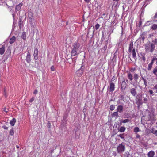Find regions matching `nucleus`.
Wrapping results in <instances>:
<instances>
[{"label":"nucleus","mask_w":157,"mask_h":157,"mask_svg":"<svg viewBox=\"0 0 157 157\" xmlns=\"http://www.w3.org/2000/svg\"><path fill=\"white\" fill-rule=\"evenodd\" d=\"M73 48L71 51V56L78 55L80 52L79 49H81L80 44L77 42H75L73 44Z\"/></svg>","instance_id":"nucleus-1"},{"label":"nucleus","mask_w":157,"mask_h":157,"mask_svg":"<svg viewBox=\"0 0 157 157\" xmlns=\"http://www.w3.org/2000/svg\"><path fill=\"white\" fill-rule=\"evenodd\" d=\"M125 147L124 143L119 144L117 147V151L118 153L121 154L125 151Z\"/></svg>","instance_id":"nucleus-2"},{"label":"nucleus","mask_w":157,"mask_h":157,"mask_svg":"<svg viewBox=\"0 0 157 157\" xmlns=\"http://www.w3.org/2000/svg\"><path fill=\"white\" fill-rule=\"evenodd\" d=\"M123 79L121 86L122 92L124 91L127 86V84L126 83L125 80L124 78Z\"/></svg>","instance_id":"nucleus-3"},{"label":"nucleus","mask_w":157,"mask_h":157,"mask_svg":"<svg viewBox=\"0 0 157 157\" xmlns=\"http://www.w3.org/2000/svg\"><path fill=\"white\" fill-rule=\"evenodd\" d=\"M38 49L37 48H35L33 56L34 59L36 60H37L38 59Z\"/></svg>","instance_id":"nucleus-4"},{"label":"nucleus","mask_w":157,"mask_h":157,"mask_svg":"<svg viewBox=\"0 0 157 157\" xmlns=\"http://www.w3.org/2000/svg\"><path fill=\"white\" fill-rule=\"evenodd\" d=\"M25 60L28 63H30L31 61L30 53L29 51L27 52Z\"/></svg>","instance_id":"nucleus-5"},{"label":"nucleus","mask_w":157,"mask_h":157,"mask_svg":"<svg viewBox=\"0 0 157 157\" xmlns=\"http://www.w3.org/2000/svg\"><path fill=\"white\" fill-rule=\"evenodd\" d=\"M115 89V84L113 82H110L109 86V91L110 92H113Z\"/></svg>","instance_id":"nucleus-6"},{"label":"nucleus","mask_w":157,"mask_h":157,"mask_svg":"<svg viewBox=\"0 0 157 157\" xmlns=\"http://www.w3.org/2000/svg\"><path fill=\"white\" fill-rule=\"evenodd\" d=\"M130 92L131 94L133 96L135 97L137 95V92L136 89L134 88H132L130 90Z\"/></svg>","instance_id":"nucleus-7"},{"label":"nucleus","mask_w":157,"mask_h":157,"mask_svg":"<svg viewBox=\"0 0 157 157\" xmlns=\"http://www.w3.org/2000/svg\"><path fill=\"white\" fill-rule=\"evenodd\" d=\"M123 107L122 105H118L117 108V111L120 113L123 112Z\"/></svg>","instance_id":"nucleus-8"},{"label":"nucleus","mask_w":157,"mask_h":157,"mask_svg":"<svg viewBox=\"0 0 157 157\" xmlns=\"http://www.w3.org/2000/svg\"><path fill=\"white\" fill-rule=\"evenodd\" d=\"M132 57L133 58H134V59L135 61H136L137 59V57L136 56V54L135 52V49L133 48L132 50Z\"/></svg>","instance_id":"nucleus-9"},{"label":"nucleus","mask_w":157,"mask_h":157,"mask_svg":"<svg viewBox=\"0 0 157 157\" xmlns=\"http://www.w3.org/2000/svg\"><path fill=\"white\" fill-rule=\"evenodd\" d=\"M133 44L132 41H131L129 44V48L128 49V52H132V50L133 49Z\"/></svg>","instance_id":"nucleus-10"},{"label":"nucleus","mask_w":157,"mask_h":157,"mask_svg":"<svg viewBox=\"0 0 157 157\" xmlns=\"http://www.w3.org/2000/svg\"><path fill=\"white\" fill-rule=\"evenodd\" d=\"M147 155L148 157H153L155 155V152L153 151H151L148 153Z\"/></svg>","instance_id":"nucleus-11"},{"label":"nucleus","mask_w":157,"mask_h":157,"mask_svg":"<svg viewBox=\"0 0 157 157\" xmlns=\"http://www.w3.org/2000/svg\"><path fill=\"white\" fill-rule=\"evenodd\" d=\"M150 47L151 48V49L150 51L151 52H153L154 50H155V44L153 43H151L150 45Z\"/></svg>","instance_id":"nucleus-12"},{"label":"nucleus","mask_w":157,"mask_h":157,"mask_svg":"<svg viewBox=\"0 0 157 157\" xmlns=\"http://www.w3.org/2000/svg\"><path fill=\"white\" fill-rule=\"evenodd\" d=\"M5 51V47L4 46H2L0 48V54L2 55L4 54Z\"/></svg>","instance_id":"nucleus-13"},{"label":"nucleus","mask_w":157,"mask_h":157,"mask_svg":"<svg viewBox=\"0 0 157 157\" xmlns=\"http://www.w3.org/2000/svg\"><path fill=\"white\" fill-rule=\"evenodd\" d=\"M16 38L14 36H13L12 38H11L10 40L9 41V43L10 44H13V43L16 40Z\"/></svg>","instance_id":"nucleus-14"},{"label":"nucleus","mask_w":157,"mask_h":157,"mask_svg":"<svg viewBox=\"0 0 157 157\" xmlns=\"http://www.w3.org/2000/svg\"><path fill=\"white\" fill-rule=\"evenodd\" d=\"M128 78L131 81H132L133 79L132 75L130 72H129L127 75Z\"/></svg>","instance_id":"nucleus-15"},{"label":"nucleus","mask_w":157,"mask_h":157,"mask_svg":"<svg viewBox=\"0 0 157 157\" xmlns=\"http://www.w3.org/2000/svg\"><path fill=\"white\" fill-rule=\"evenodd\" d=\"M22 5L21 3H20L18 5H17L15 7V9L17 11L19 10L21 8V7Z\"/></svg>","instance_id":"nucleus-16"},{"label":"nucleus","mask_w":157,"mask_h":157,"mask_svg":"<svg viewBox=\"0 0 157 157\" xmlns=\"http://www.w3.org/2000/svg\"><path fill=\"white\" fill-rule=\"evenodd\" d=\"M16 122V120L15 118H13L12 120L10 121V124L12 126H13L14 125Z\"/></svg>","instance_id":"nucleus-17"},{"label":"nucleus","mask_w":157,"mask_h":157,"mask_svg":"<svg viewBox=\"0 0 157 157\" xmlns=\"http://www.w3.org/2000/svg\"><path fill=\"white\" fill-rule=\"evenodd\" d=\"M151 29L153 30H155L157 29V24H153L151 27Z\"/></svg>","instance_id":"nucleus-18"},{"label":"nucleus","mask_w":157,"mask_h":157,"mask_svg":"<svg viewBox=\"0 0 157 157\" xmlns=\"http://www.w3.org/2000/svg\"><path fill=\"white\" fill-rule=\"evenodd\" d=\"M125 130V128L124 126H122L120 127L118 130V131L122 132H124Z\"/></svg>","instance_id":"nucleus-19"},{"label":"nucleus","mask_w":157,"mask_h":157,"mask_svg":"<svg viewBox=\"0 0 157 157\" xmlns=\"http://www.w3.org/2000/svg\"><path fill=\"white\" fill-rule=\"evenodd\" d=\"M134 79L135 82H137L139 78V76L137 74H135L134 75Z\"/></svg>","instance_id":"nucleus-20"},{"label":"nucleus","mask_w":157,"mask_h":157,"mask_svg":"<svg viewBox=\"0 0 157 157\" xmlns=\"http://www.w3.org/2000/svg\"><path fill=\"white\" fill-rule=\"evenodd\" d=\"M140 131V129L139 128L137 127H136L134 128V132H135L136 134L137 133L139 132Z\"/></svg>","instance_id":"nucleus-21"},{"label":"nucleus","mask_w":157,"mask_h":157,"mask_svg":"<svg viewBox=\"0 0 157 157\" xmlns=\"http://www.w3.org/2000/svg\"><path fill=\"white\" fill-rule=\"evenodd\" d=\"M125 157H132V156L128 152H126L124 154Z\"/></svg>","instance_id":"nucleus-22"},{"label":"nucleus","mask_w":157,"mask_h":157,"mask_svg":"<svg viewBox=\"0 0 157 157\" xmlns=\"http://www.w3.org/2000/svg\"><path fill=\"white\" fill-rule=\"evenodd\" d=\"M130 121V120L127 119L124 120H123L122 121H121V123H126L128 122H129Z\"/></svg>","instance_id":"nucleus-23"},{"label":"nucleus","mask_w":157,"mask_h":157,"mask_svg":"<svg viewBox=\"0 0 157 157\" xmlns=\"http://www.w3.org/2000/svg\"><path fill=\"white\" fill-rule=\"evenodd\" d=\"M26 37V33L25 32H23L22 33V35L21 36V37L22 39H24V40H25Z\"/></svg>","instance_id":"nucleus-24"},{"label":"nucleus","mask_w":157,"mask_h":157,"mask_svg":"<svg viewBox=\"0 0 157 157\" xmlns=\"http://www.w3.org/2000/svg\"><path fill=\"white\" fill-rule=\"evenodd\" d=\"M142 79L143 80L144 82V87H146L147 86V80L145 79L144 78L142 77Z\"/></svg>","instance_id":"nucleus-25"},{"label":"nucleus","mask_w":157,"mask_h":157,"mask_svg":"<svg viewBox=\"0 0 157 157\" xmlns=\"http://www.w3.org/2000/svg\"><path fill=\"white\" fill-rule=\"evenodd\" d=\"M124 94H120L119 95V98L120 99V100H124Z\"/></svg>","instance_id":"nucleus-26"},{"label":"nucleus","mask_w":157,"mask_h":157,"mask_svg":"<svg viewBox=\"0 0 157 157\" xmlns=\"http://www.w3.org/2000/svg\"><path fill=\"white\" fill-rule=\"evenodd\" d=\"M118 112L117 111L116 112H114L112 115L113 117H117L118 116Z\"/></svg>","instance_id":"nucleus-27"},{"label":"nucleus","mask_w":157,"mask_h":157,"mask_svg":"<svg viewBox=\"0 0 157 157\" xmlns=\"http://www.w3.org/2000/svg\"><path fill=\"white\" fill-rule=\"evenodd\" d=\"M115 107V105H112L110 106L109 109L110 110L113 111Z\"/></svg>","instance_id":"nucleus-28"},{"label":"nucleus","mask_w":157,"mask_h":157,"mask_svg":"<svg viewBox=\"0 0 157 157\" xmlns=\"http://www.w3.org/2000/svg\"><path fill=\"white\" fill-rule=\"evenodd\" d=\"M142 54V53H141V55L142 56V58L144 61V62L146 60L145 57L144 56L145 54L144 53H143V54Z\"/></svg>","instance_id":"nucleus-29"},{"label":"nucleus","mask_w":157,"mask_h":157,"mask_svg":"<svg viewBox=\"0 0 157 157\" xmlns=\"http://www.w3.org/2000/svg\"><path fill=\"white\" fill-rule=\"evenodd\" d=\"M113 29L112 27L111 28V29L109 31L108 33L109 34V36H110L111 33L113 32Z\"/></svg>","instance_id":"nucleus-30"},{"label":"nucleus","mask_w":157,"mask_h":157,"mask_svg":"<svg viewBox=\"0 0 157 157\" xmlns=\"http://www.w3.org/2000/svg\"><path fill=\"white\" fill-rule=\"evenodd\" d=\"M39 66V62L38 61H36L35 62V65L34 67H37Z\"/></svg>","instance_id":"nucleus-31"},{"label":"nucleus","mask_w":157,"mask_h":157,"mask_svg":"<svg viewBox=\"0 0 157 157\" xmlns=\"http://www.w3.org/2000/svg\"><path fill=\"white\" fill-rule=\"evenodd\" d=\"M153 73L155 75H157L156 73L157 72V67H156L153 70Z\"/></svg>","instance_id":"nucleus-32"},{"label":"nucleus","mask_w":157,"mask_h":157,"mask_svg":"<svg viewBox=\"0 0 157 157\" xmlns=\"http://www.w3.org/2000/svg\"><path fill=\"white\" fill-rule=\"evenodd\" d=\"M10 135H13L14 134V132L13 130V129H12L10 131Z\"/></svg>","instance_id":"nucleus-33"},{"label":"nucleus","mask_w":157,"mask_h":157,"mask_svg":"<svg viewBox=\"0 0 157 157\" xmlns=\"http://www.w3.org/2000/svg\"><path fill=\"white\" fill-rule=\"evenodd\" d=\"M152 65L149 63L148 64V70L149 71L150 70L152 67Z\"/></svg>","instance_id":"nucleus-34"},{"label":"nucleus","mask_w":157,"mask_h":157,"mask_svg":"<svg viewBox=\"0 0 157 157\" xmlns=\"http://www.w3.org/2000/svg\"><path fill=\"white\" fill-rule=\"evenodd\" d=\"M151 132L153 134H155L156 136H157V130H155V131H154L153 130L152 131H151Z\"/></svg>","instance_id":"nucleus-35"},{"label":"nucleus","mask_w":157,"mask_h":157,"mask_svg":"<svg viewBox=\"0 0 157 157\" xmlns=\"http://www.w3.org/2000/svg\"><path fill=\"white\" fill-rule=\"evenodd\" d=\"M67 60H68V62L70 64H71L72 62L73 61V59H68Z\"/></svg>","instance_id":"nucleus-36"},{"label":"nucleus","mask_w":157,"mask_h":157,"mask_svg":"<svg viewBox=\"0 0 157 157\" xmlns=\"http://www.w3.org/2000/svg\"><path fill=\"white\" fill-rule=\"evenodd\" d=\"M142 25V22L140 20L139 21V24L137 26H138L139 27H140L141 25Z\"/></svg>","instance_id":"nucleus-37"},{"label":"nucleus","mask_w":157,"mask_h":157,"mask_svg":"<svg viewBox=\"0 0 157 157\" xmlns=\"http://www.w3.org/2000/svg\"><path fill=\"white\" fill-rule=\"evenodd\" d=\"M100 26V25L98 24H97L95 26V29H99Z\"/></svg>","instance_id":"nucleus-38"},{"label":"nucleus","mask_w":157,"mask_h":157,"mask_svg":"<svg viewBox=\"0 0 157 157\" xmlns=\"http://www.w3.org/2000/svg\"><path fill=\"white\" fill-rule=\"evenodd\" d=\"M152 42H153L155 44L157 45V39L155 38V40H152Z\"/></svg>","instance_id":"nucleus-39"},{"label":"nucleus","mask_w":157,"mask_h":157,"mask_svg":"<svg viewBox=\"0 0 157 157\" xmlns=\"http://www.w3.org/2000/svg\"><path fill=\"white\" fill-rule=\"evenodd\" d=\"M124 115L125 116L124 117L128 118L130 117L128 113L125 114Z\"/></svg>","instance_id":"nucleus-40"},{"label":"nucleus","mask_w":157,"mask_h":157,"mask_svg":"<svg viewBox=\"0 0 157 157\" xmlns=\"http://www.w3.org/2000/svg\"><path fill=\"white\" fill-rule=\"evenodd\" d=\"M78 71L79 72H80L81 71V72H80V73L81 75H82V74L83 73V70L81 68H80L78 70Z\"/></svg>","instance_id":"nucleus-41"},{"label":"nucleus","mask_w":157,"mask_h":157,"mask_svg":"<svg viewBox=\"0 0 157 157\" xmlns=\"http://www.w3.org/2000/svg\"><path fill=\"white\" fill-rule=\"evenodd\" d=\"M51 123L49 122H48L47 123V127L48 128H51Z\"/></svg>","instance_id":"nucleus-42"},{"label":"nucleus","mask_w":157,"mask_h":157,"mask_svg":"<svg viewBox=\"0 0 157 157\" xmlns=\"http://www.w3.org/2000/svg\"><path fill=\"white\" fill-rule=\"evenodd\" d=\"M115 76H113L112 77V79H111V81H110V82H112L113 81L115 80Z\"/></svg>","instance_id":"nucleus-43"},{"label":"nucleus","mask_w":157,"mask_h":157,"mask_svg":"<svg viewBox=\"0 0 157 157\" xmlns=\"http://www.w3.org/2000/svg\"><path fill=\"white\" fill-rule=\"evenodd\" d=\"M118 136L120 137L121 139H124L123 134H120Z\"/></svg>","instance_id":"nucleus-44"},{"label":"nucleus","mask_w":157,"mask_h":157,"mask_svg":"<svg viewBox=\"0 0 157 157\" xmlns=\"http://www.w3.org/2000/svg\"><path fill=\"white\" fill-rule=\"evenodd\" d=\"M18 25H19V28L20 29H21V21H19V23H18Z\"/></svg>","instance_id":"nucleus-45"},{"label":"nucleus","mask_w":157,"mask_h":157,"mask_svg":"<svg viewBox=\"0 0 157 157\" xmlns=\"http://www.w3.org/2000/svg\"><path fill=\"white\" fill-rule=\"evenodd\" d=\"M107 44L105 45V46H104V47L103 48V50H104V51H105L107 48Z\"/></svg>","instance_id":"nucleus-46"},{"label":"nucleus","mask_w":157,"mask_h":157,"mask_svg":"<svg viewBox=\"0 0 157 157\" xmlns=\"http://www.w3.org/2000/svg\"><path fill=\"white\" fill-rule=\"evenodd\" d=\"M51 70L52 71H54L55 70V68L54 66H52L51 67Z\"/></svg>","instance_id":"nucleus-47"},{"label":"nucleus","mask_w":157,"mask_h":157,"mask_svg":"<svg viewBox=\"0 0 157 157\" xmlns=\"http://www.w3.org/2000/svg\"><path fill=\"white\" fill-rule=\"evenodd\" d=\"M34 98L33 97L29 100V102H32L34 100Z\"/></svg>","instance_id":"nucleus-48"},{"label":"nucleus","mask_w":157,"mask_h":157,"mask_svg":"<svg viewBox=\"0 0 157 157\" xmlns=\"http://www.w3.org/2000/svg\"><path fill=\"white\" fill-rule=\"evenodd\" d=\"M136 138H139L140 139V136L138 134L136 133Z\"/></svg>","instance_id":"nucleus-49"},{"label":"nucleus","mask_w":157,"mask_h":157,"mask_svg":"<svg viewBox=\"0 0 157 157\" xmlns=\"http://www.w3.org/2000/svg\"><path fill=\"white\" fill-rule=\"evenodd\" d=\"M38 92L37 90V89H35L33 92V94H37Z\"/></svg>","instance_id":"nucleus-50"},{"label":"nucleus","mask_w":157,"mask_h":157,"mask_svg":"<svg viewBox=\"0 0 157 157\" xmlns=\"http://www.w3.org/2000/svg\"><path fill=\"white\" fill-rule=\"evenodd\" d=\"M143 100H144V101L145 103H146V102H147V99L146 98H144Z\"/></svg>","instance_id":"nucleus-51"},{"label":"nucleus","mask_w":157,"mask_h":157,"mask_svg":"<svg viewBox=\"0 0 157 157\" xmlns=\"http://www.w3.org/2000/svg\"><path fill=\"white\" fill-rule=\"evenodd\" d=\"M2 128L5 129H6L7 130L8 129V127H7L5 125H4L2 127Z\"/></svg>","instance_id":"nucleus-52"},{"label":"nucleus","mask_w":157,"mask_h":157,"mask_svg":"<svg viewBox=\"0 0 157 157\" xmlns=\"http://www.w3.org/2000/svg\"><path fill=\"white\" fill-rule=\"evenodd\" d=\"M152 59H153L154 61L155 60H156L157 61V58L155 56L153 57Z\"/></svg>","instance_id":"nucleus-53"},{"label":"nucleus","mask_w":157,"mask_h":157,"mask_svg":"<svg viewBox=\"0 0 157 157\" xmlns=\"http://www.w3.org/2000/svg\"><path fill=\"white\" fill-rule=\"evenodd\" d=\"M154 89H156V92H157V84H156L154 87Z\"/></svg>","instance_id":"nucleus-54"},{"label":"nucleus","mask_w":157,"mask_h":157,"mask_svg":"<svg viewBox=\"0 0 157 157\" xmlns=\"http://www.w3.org/2000/svg\"><path fill=\"white\" fill-rule=\"evenodd\" d=\"M145 49L146 51H148V50L149 49V46H146Z\"/></svg>","instance_id":"nucleus-55"},{"label":"nucleus","mask_w":157,"mask_h":157,"mask_svg":"<svg viewBox=\"0 0 157 157\" xmlns=\"http://www.w3.org/2000/svg\"><path fill=\"white\" fill-rule=\"evenodd\" d=\"M157 18V13L155 14V15L154 17V18Z\"/></svg>","instance_id":"nucleus-56"},{"label":"nucleus","mask_w":157,"mask_h":157,"mask_svg":"<svg viewBox=\"0 0 157 157\" xmlns=\"http://www.w3.org/2000/svg\"><path fill=\"white\" fill-rule=\"evenodd\" d=\"M149 92L150 94H152L153 93V92L152 90H150L149 91Z\"/></svg>","instance_id":"nucleus-57"},{"label":"nucleus","mask_w":157,"mask_h":157,"mask_svg":"<svg viewBox=\"0 0 157 157\" xmlns=\"http://www.w3.org/2000/svg\"><path fill=\"white\" fill-rule=\"evenodd\" d=\"M135 70V69H134V68L133 69V68H132L130 70V71L132 72H133Z\"/></svg>","instance_id":"nucleus-58"},{"label":"nucleus","mask_w":157,"mask_h":157,"mask_svg":"<svg viewBox=\"0 0 157 157\" xmlns=\"http://www.w3.org/2000/svg\"><path fill=\"white\" fill-rule=\"evenodd\" d=\"M154 61L152 59L151 62L150 63L151 64H152L153 65L154 63Z\"/></svg>","instance_id":"nucleus-59"},{"label":"nucleus","mask_w":157,"mask_h":157,"mask_svg":"<svg viewBox=\"0 0 157 157\" xmlns=\"http://www.w3.org/2000/svg\"><path fill=\"white\" fill-rule=\"evenodd\" d=\"M141 37L142 38V40H144V36H143L142 35L141 36Z\"/></svg>","instance_id":"nucleus-60"},{"label":"nucleus","mask_w":157,"mask_h":157,"mask_svg":"<svg viewBox=\"0 0 157 157\" xmlns=\"http://www.w3.org/2000/svg\"><path fill=\"white\" fill-rule=\"evenodd\" d=\"M153 22L154 23H155L156 22H157V20H153Z\"/></svg>","instance_id":"nucleus-61"},{"label":"nucleus","mask_w":157,"mask_h":157,"mask_svg":"<svg viewBox=\"0 0 157 157\" xmlns=\"http://www.w3.org/2000/svg\"><path fill=\"white\" fill-rule=\"evenodd\" d=\"M7 5V6L8 7V8H10V9L11 10V7L10 6H9L8 5Z\"/></svg>","instance_id":"nucleus-62"},{"label":"nucleus","mask_w":157,"mask_h":157,"mask_svg":"<svg viewBox=\"0 0 157 157\" xmlns=\"http://www.w3.org/2000/svg\"><path fill=\"white\" fill-rule=\"evenodd\" d=\"M86 2H89L90 0H84Z\"/></svg>","instance_id":"nucleus-63"},{"label":"nucleus","mask_w":157,"mask_h":157,"mask_svg":"<svg viewBox=\"0 0 157 157\" xmlns=\"http://www.w3.org/2000/svg\"><path fill=\"white\" fill-rule=\"evenodd\" d=\"M154 145H157V142H155V143H154Z\"/></svg>","instance_id":"nucleus-64"}]
</instances>
